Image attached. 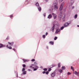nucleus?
Returning a JSON list of instances; mask_svg holds the SVG:
<instances>
[{"label": "nucleus", "instance_id": "nucleus-16", "mask_svg": "<svg viewBox=\"0 0 79 79\" xmlns=\"http://www.w3.org/2000/svg\"><path fill=\"white\" fill-rule=\"evenodd\" d=\"M75 74L77 76H79L78 75H79V72H77V71H75Z\"/></svg>", "mask_w": 79, "mask_h": 79}, {"label": "nucleus", "instance_id": "nucleus-19", "mask_svg": "<svg viewBox=\"0 0 79 79\" xmlns=\"http://www.w3.org/2000/svg\"><path fill=\"white\" fill-rule=\"evenodd\" d=\"M61 69H58V71L59 72L60 74H61L63 73V70Z\"/></svg>", "mask_w": 79, "mask_h": 79}, {"label": "nucleus", "instance_id": "nucleus-2", "mask_svg": "<svg viewBox=\"0 0 79 79\" xmlns=\"http://www.w3.org/2000/svg\"><path fill=\"white\" fill-rule=\"evenodd\" d=\"M72 23V20H70L69 21H68V22H66L64 23V24L65 25V27H68L69 24H71V23Z\"/></svg>", "mask_w": 79, "mask_h": 79}, {"label": "nucleus", "instance_id": "nucleus-25", "mask_svg": "<svg viewBox=\"0 0 79 79\" xmlns=\"http://www.w3.org/2000/svg\"><path fill=\"white\" fill-rule=\"evenodd\" d=\"M49 44H51V45H53L54 44V42L52 41H50L49 42Z\"/></svg>", "mask_w": 79, "mask_h": 79}, {"label": "nucleus", "instance_id": "nucleus-52", "mask_svg": "<svg viewBox=\"0 0 79 79\" xmlns=\"http://www.w3.org/2000/svg\"><path fill=\"white\" fill-rule=\"evenodd\" d=\"M48 1V0H46L45 2H47Z\"/></svg>", "mask_w": 79, "mask_h": 79}, {"label": "nucleus", "instance_id": "nucleus-4", "mask_svg": "<svg viewBox=\"0 0 79 79\" xmlns=\"http://www.w3.org/2000/svg\"><path fill=\"white\" fill-rule=\"evenodd\" d=\"M53 5H54V9H57L58 8V4L56 2H55L53 3Z\"/></svg>", "mask_w": 79, "mask_h": 79}, {"label": "nucleus", "instance_id": "nucleus-42", "mask_svg": "<svg viewBox=\"0 0 79 79\" xmlns=\"http://www.w3.org/2000/svg\"><path fill=\"white\" fill-rule=\"evenodd\" d=\"M12 50H14V52H16V49L15 48H13L12 49Z\"/></svg>", "mask_w": 79, "mask_h": 79}, {"label": "nucleus", "instance_id": "nucleus-47", "mask_svg": "<svg viewBox=\"0 0 79 79\" xmlns=\"http://www.w3.org/2000/svg\"><path fill=\"white\" fill-rule=\"evenodd\" d=\"M34 64H37V62H34Z\"/></svg>", "mask_w": 79, "mask_h": 79}, {"label": "nucleus", "instance_id": "nucleus-45", "mask_svg": "<svg viewBox=\"0 0 79 79\" xmlns=\"http://www.w3.org/2000/svg\"><path fill=\"white\" fill-rule=\"evenodd\" d=\"M63 0H59V2L61 3V2H63Z\"/></svg>", "mask_w": 79, "mask_h": 79}, {"label": "nucleus", "instance_id": "nucleus-50", "mask_svg": "<svg viewBox=\"0 0 79 79\" xmlns=\"http://www.w3.org/2000/svg\"><path fill=\"white\" fill-rule=\"evenodd\" d=\"M72 9H73V8H74V6H73L72 7Z\"/></svg>", "mask_w": 79, "mask_h": 79}, {"label": "nucleus", "instance_id": "nucleus-12", "mask_svg": "<svg viewBox=\"0 0 79 79\" xmlns=\"http://www.w3.org/2000/svg\"><path fill=\"white\" fill-rule=\"evenodd\" d=\"M15 73L16 74L15 76H16V77H19V78H21V79H23V78L20 77H18V72L15 71Z\"/></svg>", "mask_w": 79, "mask_h": 79}, {"label": "nucleus", "instance_id": "nucleus-10", "mask_svg": "<svg viewBox=\"0 0 79 79\" xmlns=\"http://www.w3.org/2000/svg\"><path fill=\"white\" fill-rule=\"evenodd\" d=\"M64 27H66V26H65V25L64 24V26H62L60 28V30L61 31L63 30L64 29Z\"/></svg>", "mask_w": 79, "mask_h": 79}, {"label": "nucleus", "instance_id": "nucleus-7", "mask_svg": "<svg viewBox=\"0 0 79 79\" xmlns=\"http://www.w3.org/2000/svg\"><path fill=\"white\" fill-rule=\"evenodd\" d=\"M55 24L53 23V26L51 28V30L52 31V32H53L54 31V30H55Z\"/></svg>", "mask_w": 79, "mask_h": 79}, {"label": "nucleus", "instance_id": "nucleus-49", "mask_svg": "<svg viewBox=\"0 0 79 79\" xmlns=\"http://www.w3.org/2000/svg\"><path fill=\"white\" fill-rule=\"evenodd\" d=\"M28 71L30 72V71H31V69H28Z\"/></svg>", "mask_w": 79, "mask_h": 79}, {"label": "nucleus", "instance_id": "nucleus-6", "mask_svg": "<svg viewBox=\"0 0 79 79\" xmlns=\"http://www.w3.org/2000/svg\"><path fill=\"white\" fill-rule=\"evenodd\" d=\"M62 12H60L59 13V16L58 17V19H61V18H62Z\"/></svg>", "mask_w": 79, "mask_h": 79}, {"label": "nucleus", "instance_id": "nucleus-43", "mask_svg": "<svg viewBox=\"0 0 79 79\" xmlns=\"http://www.w3.org/2000/svg\"><path fill=\"white\" fill-rule=\"evenodd\" d=\"M48 33L47 32H46V33L45 35H46V36H47V35H48Z\"/></svg>", "mask_w": 79, "mask_h": 79}, {"label": "nucleus", "instance_id": "nucleus-20", "mask_svg": "<svg viewBox=\"0 0 79 79\" xmlns=\"http://www.w3.org/2000/svg\"><path fill=\"white\" fill-rule=\"evenodd\" d=\"M35 5L36 6H37V7H39V6H40L39 5V2H37L36 3H35Z\"/></svg>", "mask_w": 79, "mask_h": 79}, {"label": "nucleus", "instance_id": "nucleus-38", "mask_svg": "<svg viewBox=\"0 0 79 79\" xmlns=\"http://www.w3.org/2000/svg\"><path fill=\"white\" fill-rule=\"evenodd\" d=\"M71 69H72V70H73V71H74V68H73V66H71Z\"/></svg>", "mask_w": 79, "mask_h": 79}, {"label": "nucleus", "instance_id": "nucleus-37", "mask_svg": "<svg viewBox=\"0 0 79 79\" xmlns=\"http://www.w3.org/2000/svg\"><path fill=\"white\" fill-rule=\"evenodd\" d=\"M42 37H43V39H45L46 37L45 35H43V36H42Z\"/></svg>", "mask_w": 79, "mask_h": 79}, {"label": "nucleus", "instance_id": "nucleus-31", "mask_svg": "<svg viewBox=\"0 0 79 79\" xmlns=\"http://www.w3.org/2000/svg\"><path fill=\"white\" fill-rule=\"evenodd\" d=\"M57 39H58V37H57L56 36H55L54 39V40H56Z\"/></svg>", "mask_w": 79, "mask_h": 79}, {"label": "nucleus", "instance_id": "nucleus-23", "mask_svg": "<svg viewBox=\"0 0 79 79\" xmlns=\"http://www.w3.org/2000/svg\"><path fill=\"white\" fill-rule=\"evenodd\" d=\"M51 66H52V67H51ZM56 66V65L55 64H53L51 65H50V67H51L52 68H53V67H55Z\"/></svg>", "mask_w": 79, "mask_h": 79}, {"label": "nucleus", "instance_id": "nucleus-36", "mask_svg": "<svg viewBox=\"0 0 79 79\" xmlns=\"http://www.w3.org/2000/svg\"><path fill=\"white\" fill-rule=\"evenodd\" d=\"M49 73V72H48V71H47L46 72V73L45 74H47V75H48V74Z\"/></svg>", "mask_w": 79, "mask_h": 79}, {"label": "nucleus", "instance_id": "nucleus-41", "mask_svg": "<svg viewBox=\"0 0 79 79\" xmlns=\"http://www.w3.org/2000/svg\"><path fill=\"white\" fill-rule=\"evenodd\" d=\"M71 73H70L69 72H68L67 73V75H70Z\"/></svg>", "mask_w": 79, "mask_h": 79}, {"label": "nucleus", "instance_id": "nucleus-18", "mask_svg": "<svg viewBox=\"0 0 79 79\" xmlns=\"http://www.w3.org/2000/svg\"><path fill=\"white\" fill-rule=\"evenodd\" d=\"M6 47L10 50H11V49H12V47H11V46H8V45H6Z\"/></svg>", "mask_w": 79, "mask_h": 79}, {"label": "nucleus", "instance_id": "nucleus-54", "mask_svg": "<svg viewBox=\"0 0 79 79\" xmlns=\"http://www.w3.org/2000/svg\"><path fill=\"white\" fill-rule=\"evenodd\" d=\"M31 71V72H32V70H31V71Z\"/></svg>", "mask_w": 79, "mask_h": 79}, {"label": "nucleus", "instance_id": "nucleus-8", "mask_svg": "<svg viewBox=\"0 0 79 79\" xmlns=\"http://www.w3.org/2000/svg\"><path fill=\"white\" fill-rule=\"evenodd\" d=\"M52 15L53 16V17L54 18V19H56V17L57 16L56 14L54 13H52Z\"/></svg>", "mask_w": 79, "mask_h": 79}, {"label": "nucleus", "instance_id": "nucleus-40", "mask_svg": "<svg viewBox=\"0 0 79 79\" xmlns=\"http://www.w3.org/2000/svg\"><path fill=\"white\" fill-rule=\"evenodd\" d=\"M44 17H45V16H46V13H44L43 14V15Z\"/></svg>", "mask_w": 79, "mask_h": 79}, {"label": "nucleus", "instance_id": "nucleus-34", "mask_svg": "<svg viewBox=\"0 0 79 79\" xmlns=\"http://www.w3.org/2000/svg\"><path fill=\"white\" fill-rule=\"evenodd\" d=\"M60 63H58V66L59 68H60V67L61 66L60 65Z\"/></svg>", "mask_w": 79, "mask_h": 79}, {"label": "nucleus", "instance_id": "nucleus-46", "mask_svg": "<svg viewBox=\"0 0 79 79\" xmlns=\"http://www.w3.org/2000/svg\"><path fill=\"white\" fill-rule=\"evenodd\" d=\"M42 73H43V74H45V73H46V72H45V71H44L43 72H42Z\"/></svg>", "mask_w": 79, "mask_h": 79}, {"label": "nucleus", "instance_id": "nucleus-15", "mask_svg": "<svg viewBox=\"0 0 79 79\" xmlns=\"http://www.w3.org/2000/svg\"><path fill=\"white\" fill-rule=\"evenodd\" d=\"M37 8L39 11H40H40H42V8H41V7H40V6H39V7H38Z\"/></svg>", "mask_w": 79, "mask_h": 79}, {"label": "nucleus", "instance_id": "nucleus-48", "mask_svg": "<svg viewBox=\"0 0 79 79\" xmlns=\"http://www.w3.org/2000/svg\"><path fill=\"white\" fill-rule=\"evenodd\" d=\"M40 68H41V69H43V67H42V66H40Z\"/></svg>", "mask_w": 79, "mask_h": 79}, {"label": "nucleus", "instance_id": "nucleus-14", "mask_svg": "<svg viewBox=\"0 0 79 79\" xmlns=\"http://www.w3.org/2000/svg\"><path fill=\"white\" fill-rule=\"evenodd\" d=\"M8 44H9L11 46H13V44H14V42H12L11 43L10 42H8Z\"/></svg>", "mask_w": 79, "mask_h": 79}, {"label": "nucleus", "instance_id": "nucleus-26", "mask_svg": "<svg viewBox=\"0 0 79 79\" xmlns=\"http://www.w3.org/2000/svg\"><path fill=\"white\" fill-rule=\"evenodd\" d=\"M77 18V14H76L74 16V18L75 19H76Z\"/></svg>", "mask_w": 79, "mask_h": 79}, {"label": "nucleus", "instance_id": "nucleus-53", "mask_svg": "<svg viewBox=\"0 0 79 79\" xmlns=\"http://www.w3.org/2000/svg\"><path fill=\"white\" fill-rule=\"evenodd\" d=\"M77 27H79V25H77Z\"/></svg>", "mask_w": 79, "mask_h": 79}, {"label": "nucleus", "instance_id": "nucleus-39", "mask_svg": "<svg viewBox=\"0 0 79 79\" xmlns=\"http://www.w3.org/2000/svg\"><path fill=\"white\" fill-rule=\"evenodd\" d=\"M31 61L33 62L34 61H35V59H33L31 60Z\"/></svg>", "mask_w": 79, "mask_h": 79}, {"label": "nucleus", "instance_id": "nucleus-51", "mask_svg": "<svg viewBox=\"0 0 79 79\" xmlns=\"http://www.w3.org/2000/svg\"><path fill=\"white\" fill-rule=\"evenodd\" d=\"M46 48H47V49H48V46H47Z\"/></svg>", "mask_w": 79, "mask_h": 79}, {"label": "nucleus", "instance_id": "nucleus-3", "mask_svg": "<svg viewBox=\"0 0 79 79\" xmlns=\"http://www.w3.org/2000/svg\"><path fill=\"white\" fill-rule=\"evenodd\" d=\"M64 4V2H62L60 6V7L59 8L60 11H61L63 8V5Z\"/></svg>", "mask_w": 79, "mask_h": 79}, {"label": "nucleus", "instance_id": "nucleus-11", "mask_svg": "<svg viewBox=\"0 0 79 79\" xmlns=\"http://www.w3.org/2000/svg\"><path fill=\"white\" fill-rule=\"evenodd\" d=\"M0 47L1 48H3V47H5L6 46L5 44H3L2 43H0Z\"/></svg>", "mask_w": 79, "mask_h": 79}, {"label": "nucleus", "instance_id": "nucleus-30", "mask_svg": "<svg viewBox=\"0 0 79 79\" xmlns=\"http://www.w3.org/2000/svg\"><path fill=\"white\" fill-rule=\"evenodd\" d=\"M25 70H26V69H25V68H23L22 69V72H24L25 71Z\"/></svg>", "mask_w": 79, "mask_h": 79}, {"label": "nucleus", "instance_id": "nucleus-28", "mask_svg": "<svg viewBox=\"0 0 79 79\" xmlns=\"http://www.w3.org/2000/svg\"><path fill=\"white\" fill-rule=\"evenodd\" d=\"M52 68L51 67H50V68H49L48 69V72H50L51 71H52Z\"/></svg>", "mask_w": 79, "mask_h": 79}, {"label": "nucleus", "instance_id": "nucleus-5", "mask_svg": "<svg viewBox=\"0 0 79 79\" xmlns=\"http://www.w3.org/2000/svg\"><path fill=\"white\" fill-rule=\"evenodd\" d=\"M56 72L54 71L53 73H52L50 74V76L51 77H54L55 76H56Z\"/></svg>", "mask_w": 79, "mask_h": 79}, {"label": "nucleus", "instance_id": "nucleus-22", "mask_svg": "<svg viewBox=\"0 0 79 79\" xmlns=\"http://www.w3.org/2000/svg\"><path fill=\"white\" fill-rule=\"evenodd\" d=\"M61 69H62V70H65L66 67L64 66H62Z\"/></svg>", "mask_w": 79, "mask_h": 79}, {"label": "nucleus", "instance_id": "nucleus-35", "mask_svg": "<svg viewBox=\"0 0 79 79\" xmlns=\"http://www.w3.org/2000/svg\"><path fill=\"white\" fill-rule=\"evenodd\" d=\"M10 18H11V19H12V18H13V15H10Z\"/></svg>", "mask_w": 79, "mask_h": 79}, {"label": "nucleus", "instance_id": "nucleus-44", "mask_svg": "<svg viewBox=\"0 0 79 79\" xmlns=\"http://www.w3.org/2000/svg\"><path fill=\"white\" fill-rule=\"evenodd\" d=\"M9 36H7L6 38V40H9Z\"/></svg>", "mask_w": 79, "mask_h": 79}, {"label": "nucleus", "instance_id": "nucleus-13", "mask_svg": "<svg viewBox=\"0 0 79 79\" xmlns=\"http://www.w3.org/2000/svg\"><path fill=\"white\" fill-rule=\"evenodd\" d=\"M74 3V0H71L70 1V5L71 6H72L73 5V3Z\"/></svg>", "mask_w": 79, "mask_h": 79}, {"label": "nucleus", "instance_id": "nucleus-1", "mask_svg": "<svg viewBox=\"0 0 79 79\" xmlns=\"http://www.w3.org/2000/svg\"><path fill=\"white\" fill-rule=\"evenodd\" d=\"M29 68H32L33 69V71H37L39 67L36 65L31 64V66H29Z\"/></svg>", "mask_w": 79, "mask_h": 79}, {"label": "nucleus", "instance_id": "nucleus-9", "mask_svg": "<svg viewBox=\"0 0 79 79\" xmlns=\"http://www.w3.org/2000/svg\"><path fill=\"white\" fill-rule=\"evenodd\" d=\"M61 30L59 28H57L55 31V34H58V32H60Z\"/></svg>", "mask_w": 79, "mask_h": 79}, {"label": "nucleus", "instance_id": "nucleus-32", "mask_svg": "<svg viewBox=\"0 0 79 79\" xmlns=\"http://www.w3.org/2000/svg\"><path fill=\"white\" fill-rule=\"evenodd\" d=\"M30 1H31V0H26V2H28V3H27V5H28V3H30V2H30Z\"/></svg>", "mask_w": 79, "mask_h": 79}, {"label": "nucleus", "instance_id": "nucleus-55", "mask_svg": "<svg viewBox=\"0 0 79 79\" xmlns=\"http://www.w3.org/2000/svg\"><path fill=\"white\" fill-rule=\"evenodd\" d=\"M49 67H50V68H51V67H52V66L51 67H50V66H49Z\"/></svg>", "mask_w": 79, "mask_h": 79}, {"label": "nucleus", "instance_id": "nucleus-27", "mask_svg": "<svg viewBox=\"0 0 79 79\" xmlns=\"http://www.w3.org/2000/svg\"><path fill=\"white\" fill-rule=\"evenodd\" d=\"M64 18H65V15H64V16L62 19L63 21H65V19Z\"/></svg>", "mask_w": 79, "mask_h": 79}, {"label": "nucleus", "instance_id": "nucleus-17", "mask_svg": "<svg viewBox=\"0 0 79 79\" xmlns=\"http://www.w3.org/2000/svg\"><path fill=\"white\" fill-rule=\"evenodd\" d=\"M52 17V14H49L48 16V19H51Z\"/></svg>", "mask_w": 79, "mask_h": 79}, {"label": "nucleus", "instance_id": "nucleus-21", "mask_svg": "<svg viewBox=\"0 0 79 79\" xmlns=\"http://www.w3.org/2000/svg\"><path fill=\"white\" fill-rule=\"evenodd\" d=\"M23 63H25V62H27V61H29V60H27V59H23Z\"/></svg>", "mask_w": 79, "mask_h": 79}, {"label": "nucleus", "instance_id": "nucleus-33", "mask_svg": "<svg viewBox=\"0 0 79 79\" xmlns=\"http://www.w3.org/2000/svg\"><path fill=\"white\" fill-rule=\"evenodd\" d=\"M22 66L23 68H26V66L25 64H22Z\"/></svg>", "mask_w": 79, "mask_h": 79}, {"label": "nucleus", "instance_id": "nucleus-24", "mask_svg": "<svg viewBox=\"0 0 79 79\" xmlns=\"http://www.w3.org/2000/svg\"><path fill=\"white\" fill-rule=\"evenodd\" d=\"M23 75H25V74H26V73L27 72L26 71H24V72H23Z\"/></svg>", "mask_w": 79, "mask_h": 79}, {"label": "nucleus", "instance_id": "nucleus-29", "mask_svg": "<svg viewBox=\"0 0 79 79\" xmlns=\"http://www.w3.org/2000/svg\"><path fill=\"white\" fill-rule=\"evenodd\" d=\"M43 70L44 71H47V68H44V69H43Z\"/></svg>", "mask_w": 79, "mask_h": 79}]
</instances>
